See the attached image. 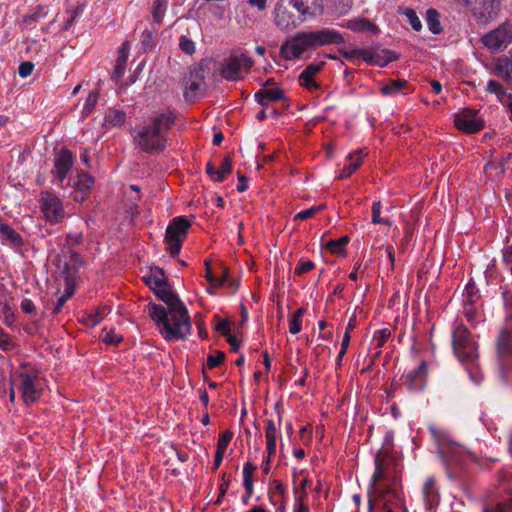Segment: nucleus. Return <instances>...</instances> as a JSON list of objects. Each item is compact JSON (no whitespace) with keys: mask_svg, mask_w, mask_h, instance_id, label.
Listing matches in <instances>:
<instances>
[{"mask_svg":"<svg viewBox=\"0 0 512 512\" xmlns=\"http://www.w3.org/2000/svg\"><path fill=\"white\" fill-rule=\"evenodd\" d=\"M390 335H391V332L387 328L377 330L373 337L375 346L377 348L383 347L384 344L387 342L388 338L390 337Z\"/></svg>","mask_w":512,"mask_h":512,"instance_id":"49","label":"nucleus"},{"mask_svg":"<svg viewBox=\"0 0 512 512\" xmlns=\"http://www.w3.org/2000/svg\"><path fill=\"white\" fill-rule=\"evenodd\" d=\"M0 241L4 245L20 247L23 244L21 235L0 217Z\"/></svg>","mask_w":512,"mask_h":512,"instance_id":"22","label":"nucleus"},{"mask_svg":"<svg viewBox=\"0 0 512 512\" xmlns=\"http://www.w3.org/2000/svg\"><path fill=\"white\" fill-rule=\"evenodd\" d=\"M324 64H325L324 62L311 63V64L307 65V67L303 71L305 73H307L308 75L314 77L323 69Z\"/></svg>","mask_w":512,"mask_h":512,"instance_id":"63","label":"nucleus"},{"mask_svg":"<svg viewBox=\"0 0 512 512\" xmlns=\"http://www.w3.org/2000/svg\"><path fill=\"white\" fill-rule=\"evenodd\" d=\"M423 500L429 512H432L440 502V494L436 488L435 479L428 477L422 488Z\"/></svg>","mask_w":512,"mask_h":512,"instance_id":"20","label":"nucleus"},{"mask_svg":"<svg viewBox=\"0 0 512 512\" xmlns=\"http://www.w3.org/2000/svg\"><path fill=\"white\" fill-rule=\"evenodd\" d=\"M39 206L45 220L50 224L60 223L65 217L62 201L52 192H41Z\"/></svg>","mask_w":512,"mask_h":512,"instance_id":"12","label":"nucleus"},{"mask_svg":"<svg viewBox=\"0 0 512 512\" xmlns=\"http://www.w3.org/2000/svg\"><path fill=\"white\" fill-rule=\"evenodd\" d=\"M14 343L11 337L0 329V348L3 351H10L14 348Z\"/></svg>","mask_w":512,"mask_h":512,"instance_id":"57","label":"nucleus"},{"mask_svg":"<svg viewBox=\"0 0 512 512\" xmlns=\"http://www.w3.org/2000/svg\"><path fill=\"white\" fill-rule=\"evenodd\" d=\"M427 371V364L425 361H422L416 369L411 370L405 375L404 385L409 391H422L426 386Z\"/></svg>","mask_w":512,"mask_h":512,"instance_id":"17","label":"nucleus"},{"mask_svg":"<svg viewBox=\"0 0 512 512\" xmlns=\"http://www.w3.org/2000/svg\"><path fill=\"white\" fill-rule=\"evenodd\" d=\"M168 6V0H155L152 7V18L154 23L161 25Z\"/></svg>","mask_w":512,"mask_h":512,"instance_id":"35","label":"nucleus"},{"mask_svg":"<svg viewBox=\"0 0 512 512\" xmlns=\"http://www.w3.org/2000/svg\"><path fill=\"white\" fill-rule=\"evenodd\" d=\"M428 430L432 435L433 439L437 442L438 449L440 448V444H447L446 441V433L443 429L438 427L436 424H429Z\"/></svg>","mask_w":512,"mask_h":512,"instance_id":"41","label":"nucleus"},{"mask_svg":"<svg viewBox=\"0 0 512 512\" xmlns=\"http://www.w3.org/2000/svg\"><path fill=\"white\" fill-rule=\"evenodd\" d=\"M367 155L364 149H359L347 157V162L345 163L343 169L341 170L338 179L343 180L350 177L361 165L363 158Z\"/></svg>","mask_w":512,"mask_h":512,"instance_id":"21","label":"nucleus"},{"mask_svg":"<svg viewBox=\"0 0 512 512\" xmlns=\"http://www.w3.org/2000/svg\"><path fill=\"white\" fill-rule=\"evenodd\" d=\"M273 17L275 26L282 31H291L304 22L299 12L295 11L288 0L277 1Z\"/></svg>","mask_w":512,"mask_h":512,"instance_id":"11","label":"nucleus"},{"mask_svg":"<svg viewBox=\"0 0 512 512\" xmlns=\"http://www.w3.org/2000/svg\"><path fill=\"white\" fill-rule=\"evenodd\" d=\"M179 47L184 53L188 55H192L195 52L194 42L185 35H182L179 38Z\"/></svg>","mask_w":512,"mask_h":512,"instance_id":"53","label":"nucleus"},{"mask_svg":"<svg viewBox=\"0 0 512 512\" xmlns=\"http://www.w3.org/2000/svg\"><path fill=\"white\" fill-rule=\"evenodd\" d=\"M10 384L16 386L27 405L38 401L44 391L45 381L39 372L29 364H22L11 375Z\"/></svg>","mask_w":512,"mask_h":512,"instance_id":"5","label":"nucleus"},{"mask_svg":"<svg viewBox=\"0 0 512 512\" xmlns=\"http://www.w3.org/2000/svg\"><path fill=\"white\" fill-rule=\"evenodd\" d=\"M407 84V81L403 79L390 80L382 85L381 93L385 96L399 94L407 86Z\"/></svg>","mask_w":512,"mask_h":512,"instance_id":"34","label":"nucleus"},{"mask_svg":"<svg viewBox=\"0 0 512 512\" xmlns=\"http://www.w3.org/2000/svg\"><path fill=\"white\" fill-rule=\"evenodd\" d=\"M94 178L86 172H80L77 176L75 188L77 191L86 194L93 186Z\"/></svg>","mask_w":512,"mask_h":512,"instance_id":"36","label":"nucleus"},{"mask_svg":"<svg viewBox=\"0 0 512 512\" xmlns=\"http://www.w3.org/2000/svg\"><path fill=\"white\" fill-rule=\"evenodd\" d=\"M64 279H65V293L63 295H65L67 298H70L74 294V284H75L76 275H74L73 273L72 274L68 273L67 275H64Z\"/></svg>","mask_w":512,"mask_h":512,"instance_id":"55","label":"nucleus"},{"mask_svg":"<svg viewBox=\"0 0 512 512\" xmlns=\"http://www.w3.org/2000/svg\"><path fill=\"white\" fill-rule=\"evenodd\" d=\"M314 267H315V265L312 261H310V260L306 261V260L301 259L295 268V274H297V275L304 274L306 272L311 271Z\"/></svg>","mask_w":512,"mask_h":512,"instance_id":"58","label":"nucleus"},{"mask_svg":"<svg viewBox=\"0 0 512 512\" xmlns=\"http://www.w3.org/2000/svg\"><path fill=\"white\" fill-rule=\"evenodd\" d=\"M512 42V21L507 20L481 37V43L491 52L505 50Z\"/></svg>","mask_w":512,"mask_h":512,"instance_id":"10","label":"nucleus"},{"mask_svg":"<svg viewBox=\"0 0 512 512\" xmlns=\"http://www.w3.org/2000/svg\"><path fill=\"white\" fill-rule=\"evenodd\" d=\"M34 64L29 61L22 62L18 67L19 76L22 78H26L30 76L33 72Z\"/></svg>","mask_w":512,"mask_h":512,"instance_id":"60","label":"nucleus"},{"mask_svg":"<svg viewBox=\"0 0 512 512\" xmlns=\"http://www.w3.org/2000/svg\"><path fill=\"white\" fill-rule=\"evenodd\" d=\"M503 305H504V317L503 325L501 327L512 328V292H502Z\"/></svg>","mask_w":512,"mask_h":512,"instance_id":"33","label":"nucleus"},{"mask_svg":"<svg viewBox=\"0 0 512 512\" xmlns=\"http://www.w3.org/2000/svg\"><path fill=\"white\" fill-rule=\"evenodd\" d=\"M342 43H344L343 35L332 28L299 32L282 44L280 54L285 60L291 61L299 59L306 52L319 47Z\"/></svg>","mask_w":512,"mask_h":512,"instance_id":"3","label":"nucleus"},{"mask_svg":"<svg viewBox=\"0 0 512 512\" xmlns=\"http://www.w3.org/2000/svg\"><path fill=\"white\" fill-rule=\"evenodd\" d=\"M304 21L313 18L321 10L320 0H288Z\"/></svg>","mask_w":512,"mask_h":512,"instance_id":"19","label":"nucleus"},{"mask_svg":"<svg viewBox=\"0 0 512 512\" xmlns=\"http://www.w3.org/2000/svg\"><path fill=\"white\" fill-rule=\"evenodd\" d=\"M478 290L474 283H468L463 293V304H475L478 299Z\"/></svg>","mask_w":512,"mask_h":512,"instance_id":"40","label":"nucleus"},{"mask_svg":"<svg viewBox=\"0 0 512 512\" xmlns=\"http://www.w3.org/2000/svg\"><path fill=\"white\" fill-rule=\"evenodd\" d=\"M219 171L216 172V177L214 178V181L217 182H223L226 177L232 172V158L230 156L225 157L220 167L218 168Z\"/></svg>","mask_w":512,"mask_h":512,"instance_id":"37","label":"nucleus"},{"mask_svg":"<svg viewBox=\"0 0 512 512\" xmlns=\"http://www.w3.org/2000/svg\"><path fill=\"white\" fill-rule=\"evenodd\" d=\"M108 312L109 311L106 306L99 308L96 312L89 314V316H88L89 322L88 323L91 326H95V325L99 324L102 321V319L107 315Z\"/></svg>","mask_w":512,"mask_h":512,"instance_id":"52","label":"nucleus"},{"mask_svg":"<svg viewBox=\"0 0 512 512\" xmlns=\"http://www.w3.org/2000/svg\"><path fill=\"white\" fill-rule=\"evenodd\" d=\"M427 25L433 34H439L442 31V26L439 20V14L436 10H428L427 12Z\"/></svg>","mask_w":512,"mask_h":512,"instance_id":"38","label":"nucleus"},{"mask_svg":"<svg viewBox=\"0 0 512 512\" xmlns=\"http://www.w3.org/2000/svg\"><path fill=\"white\" fill-rule=\"evenodd\" d=\"M49 13V9L47 5L41 4L36 6L30 13L25 15L21 22L20 27L23 29H27L35 25L36 23L43 20Z\"/></svg>","mask_w":512,"mask_h":512,"instance_id":"24","label":"nucleus"},{"mask_svg":"<svg viewBox=\"0 0 512 512\" xmlns=\"http://www.w3.org/2000/svg\"><path fill=\"white\" fill-rule=\"evenodd\" d=\"M305 310L303 308L297 309L291 319L289 320V332L292 334H297L301 331L302 328V316L304 315Z\"/></svg>","mask_w":512,"mask_h":512,"instance_id":"39","label":"nucleus"},{"mask_svg":"<svg viewBox=\"0 0 512 512\" xmlns=\"http://www.w3.org/2000/svg\"><path fill=\"white\" fill-rule=\"evenodd\" d=\"M155 295L167 306L149 304L148 314L159 327L160 333L166 340L185 339L191 333V321L188 311L180 299L175 295L168 284L154 290Z\"/></svg>","mask_w":512,"mask_h":512,"instance_id":"1","label":"nucleus"},{"mask_svg":"<svg viewBox=\"0 0 512 512\" xmlns=\"http://www.w3.org/2000/svg\"><path fill=\"white\" fill-rule=\"evenodd\" d=\"M205 88L204 71L201 68L191 70L186 79L185 100L195 102L204 93Z\"/></svg>","mask_w":512,"mask_h":512,"instance_id":"15","label":"nucleus"},{"mask_svg":"<svg viewBox=\"0 0 512 512\" xmlns=\"http://www.w3.org/2000/svg\"><path fill=\"white\" fill-rule=\"evenodd\" d=\"M403 15L406 16L408 22L415 31L418 32L422 29L421 20L419 19V17L417 16L416 12L413 9L406 8L403 11Z\"/></svg>","mask_w":512,"mask_h":512,"instance_id":"46","label":"nucleus"},{"mask_svg":"<svg viewBox=\"0 0 512 512\" xmlns=\"http://www.w3.org/2000/svg\"><path fill=\"white\" fill-rule=\"evenodd\" d=\"M84 11L83 5H77L74 8H69L67 13L69 14V19L66 21L64 29L68 30L76 21L77 17L80 16Z\"/></svg>","mask_w":512,"mask_h":512,"instance_id":"50","label":"nucleus"},{"mask_svg":"<svg viewBox=\"0 0 512 512\" xmlns=\"http://www.w3.org/2000/svg\"><path fill=\"white\" fill-rule=\"evenodd\" d=\"M486 512H512V499L507 502L498 503L494 509L487 510Z\"/></svg>","mask_w":512,"mask_h":512,"instance_id":"64","label":"nucleus"},{"mask_svg":"<svg viewBox=\"0 0 512 512\" xmlns=\"http://www.w3.org/2000/svg\"><path fill=\"white\" fill-rule=\"evenodd\" d=\"M126 121V114L124 111L111 108L108 109L105 118H104V125L106 127H120L122 126Z\"/></svg>","mask_w":512,"mask_h":512,"instance_id":"29","label":"nucleus"},{"mask_svg":"<svg viewBox=\"0 0 512 512\" xmlns=\"http://www.w3.org/2000/svg\"><path fill=\"white\" fill-rule=\"evenodd\" d=\"M102 340H103V342H105L107 344L117 345L118 343H120L122 341V336L119 334H116L112 330L104 329L103 334H102Z\"/></svg>","mask_w":512,"mask_h":512,"instance_id":"54","label":"nucleus"},{"mask_svg":"<svg viewBox=\"0 0 512 512\" xmlns=\"http://www.w3.org/2000/svg\"><path fill=\"white\" fill-rule=\"evenodd\" d=\"M350 339H351V336L348 335V334H344L343 336V339H342V343H341V349L338 353V356H337V359H336V363L337 365H340L341 362H342V359L347 351V348L349 346V343H350Z\"/></svg>","mask_w":512,"mask_h":512,"instance_id":"61","label":"nucleus"},{"mask_svg":"<svg viewBox=\"0 0 512 512\" xmlns=\"http://www.w3.org/2000/svg\"><path fill=\"white\" fill-rule=\"evenodd\" d=\"M255 100L263 107L268 106L270 102L279 101L284 98L283 90L279 88L260 89L254 95Z\"/></svg>","mask_w":512,"mask_h":512,"instance_id":"25","label":"nucleus"},{"mask_svg":"<svg viewBox=\"0 0 512 512\" xmlns=\"http://www.w3.org/2000/svg\"><path fill=\"white\" fill-rule=\"evenodd\" d=\"M452 347L454 355L461 363L466 366H477L479 360L478 344L461 321H455L453 324Z\"/></svg>","mask_w":512,"mask_h":512,"instance_id":"6","label":"nucleus"},{"mask_svg":"<svg viewBox=\"0 0 512 512\" xmlns=\"http://www.w3.org/2000/svg\"><path fill=\"white\" fill-rule=\"evenodd\" d=\"M299 84L309 91L317 90L320 88V84L314 80V77L308 75L304 71L299 75Z\"/></svg>","mask_w":512,"mask_h":512,"instance_id":"42","label":"nucleus"},{"mask_svg":"<svg viewBox=\"0 0 512 512\" xmlns=\"http://www.w3.org/2000/svg\"><path fill=\"white\" fill-rule=\"evenodd\" d=\"M99 94L97 91H91L86 99V103L84 105V113L89 114L93 108L95 107L98 101Z\"/></svg>","mask_w":512,"mask_h":512,"instance_id":"56","label":"nucleus"},{"mask_svg":"<svg viewBox=\"0 0 512 512\" xmlns=\"http://www.w3.org/2000/svg\"><path fill=\"white\" fill-rule=\"evenodd\" d=\"M381 209L382 205L380 201L373 202L372 204V223L373 224H384L387 226H391V222L388 219L381 218Z\"/></svg>","mask_w":512,"mask_h":512,"instance_id":"44","label":"nucleus"},{"mask_svg":"<svg viewBox=\"0 0 512 512\" xmlns=\"http://www.w3.org/2000/svg\"><path fill=\"white\" fill-rule=\"evenodd\" d=\"M493 74L507 82H512V56L497 58L494 64Z\"/></svg>","mask_w":512,"mask_h":512,"instance_id":"23","label":"nucleus"},{"mask_svg":"<svg viewBox=\"0 0 512 512\" xmlns=\"http://www.w3.org/2000/svg\"><path fill=\"white\" fill-rule=\"evenodd\" d=\"M232 437H233V433L231 431L227 430V431L223 432L219 436L216 452L225 454V451H226L230 441L232 440Z\"/></svg>","mask_w":512,"mask_h":512,"instance_id":"47","label":"nucleus"},{"mask_svg":"<svg viewBox=\"0 0 512 512\" xmlns=\"http://www.w3.org/2000/svg\"><path fill=\"white\" fill-rule=\"evenodd\" d=\"M503 259L506 263H512V236H507L506 246L503 249Z\"/></svg>","mask_w":512,"mask_h":512,"instance_id":"62","label":"nucleus"},{"mask_svg":"<svg viewBox=\"0 0 512 512\" xmlns=\"http://www.w3.org/2000/svg\"><path fill=\"white\" fill-rule=\"evenodd\" d=\"M439 454L446 467L447 475L452 480L461 479V471L468 460L476 461V456L472 452L454 442L440 444Z\"/></svg>","mask_w":512,"mask_h":512,"instance_id":"7","label":"nucleus"},{"mask_svg":"<svg viewBox=\"0 0 512 512\" xmlns=\"http://www.w3.org/2000/svg\"><path fill=\"white\" fill-rule=\"evenodd\" d=\"M253 66V60L241 53L231 55L223 61L221 75L223 78L234 81L241 78L242 73H247Z\"/></svg>","mask_w":512,"mask_h":512,"instance_id":"13","label":"nucleus"},{"mask_svg":"<svg viewBox=\"0 0 512 512\" xmlns=\"http://www.w3.org/2000/svg\"><path fill=\"white\" fill-rule=\"evenodd\" d=\"M347 28L354 32H363V31H370L373 34H376L378 32V27L370 22L368 19H356V20H350L347 23Z\"/></svg>","mask_w":512,"mask_h":512,"instance_id":"31","label":"nucleus"},{"mask_svg":"<svg viewBox=\"0 0 512 512\" xmlns=\"http://www.w3.org/2000/svg\"><path fill=\"white\" fill-rule=\"evenodd\" d=\"M203 4H207L208 11L217 19L222 20L229 7V0H203Z\"/></svg>","mask_w":512,"mask_h":512,"instance_id":"30","label":"nucleus"},{"mask_svg":"<svg viewBox=\"0 0 512 512\" xmlns=\"http://www.w3.org/2000/svg\"><path fill=\"white\" fill-rule=\"evenodd\" d=\"M486 91L495 94L503 105H505L508 100L512 99V94H507L502 84L496 80H489L487 82Z\"/></svg>","mask_w":512,"mask_h":512,"instance_id":"32","label":"nucleus"},{"mask_svg":"<svg viewBox=\"0 0 512 512\" xmlns=\"http://www.w3.org/2000/svg\"><path fill=\"white\" fill-rule=\"evenodd\" d=\"M174 121L175 116L171 111L153 115L150 122L138 131L134 137V143L149 154L163 151L166 147L167 132Z\"/></svg>","mask_w":512,"mask_h":512,"instance_id":"4","label":"nucleus"},{"mask_svg":"<svg viewBox=\"0 0 512 512\" xmlns=\"http://www.w3.org/2000/svg\"><path fill=\"white\" fill-rule=\"evenodd\" d=\"M63 258L65 259L63 274L67 275L68 273L77 275L78 268L83 264V259L79 253L76 251L69 249L67 252L63 253Z\"/></svg>","mask_w":512,"mask_h":512,"instance_id":"26","label":"nucleus"},{"mask_svg":"<svg viewBox=\"0 0 512 512\" xmlns=\"http://www.w3.org/2000/svg\"><path fill=\"white\" fill-rule=\"evenodd\" d=\"M349 238L347 236H343L336 240H331L327 243V248L333 254H342L344 252V247L348 243Z\"/></svg>","mask_w":512,"mask_h":512,"instance_id":"43","label":"nucleus"},{"mask_svg":"<svg viewBox=\"0 0 512 512\" xmlns=\"http://www.w3.org/2000/svg\"><path fill=\"white\" fill-rule=\"evenodd\" d=\"M225 354L221 351H214V353L208 355L207 357V367L210 369H214L221 365L224 361Z\"/></svg>","mask_w":512,"mask_h":512,"instance_id":"51","label":"nucleus"},{"mask_svg":"<svg viewBox=\"0 0 512 512\" xmlns=\"http://www.w3.org/2000/svg\"><path fill=\"white\" fill-rule=\"evenodd\" d=\"M324 208H325V205L321 204V205L313 206L309 209L300 211L299 213H297L294 216V221H298V220L303 221V220L309 219V218L313 217L316 213L323 210Z\"/></svg>","mask_w":512,"mask_h":512,"instance_id":"45","label":"nucleus"},{"mask_svg":"<svg viewBox=\"0 0 512 512\" xmlns=\"http://www.w3.org/2000/svg\"><path fill=\"white\" fill-rule=\"evenodd\" d=\"M74 164V156L72 152L67 149H61L54 159V170L53 174L55 178L63 182L68 176L72 166Z\"/></svg>","mask_w":512,"mask_h":512,"instance_id":"18","label":"nucleus"},{"mask_svg":"<svg viewBox=\"0 0 512 512\" xmlns=\"http://www.w3.org/2000/svg\"><path fill=\"white\" fill-rule=\"evenodd\" d=\"M500 11V0H481L472 10L476 19L484 24L497 18Z\"/></svg>","mask_w":512,"mask_h":512,"instance_id":"16","label":"nucleus"},{"mask_svg":"<svg viewBox=\"0 0 512 512\" xmlns=\"http://www.w3.org/2000/svg\"><path fill=\"white\" fill-rule=\"evenodd\" d=\"M463 314L466 317L467 321L473 324L474 320L477 317V310L475 304H463Z\"/></svg>","mask_w":512,"mask_h":512,"instance_id":"59","label":"nucleus"},{"mask_svg":"<svg viewBox=\"0 0 512 512\" xmlns=\"http://www.w3.org/2000/svg\"><path fill=\"white\" fill-rule=\"evenodd\" d=\"M456 128L468 134L480 131L484 127L483 119L479 116V111L471 108H464L454 117Z\"/></svg>","mask_w":512,"mask_h":512,"instance_id":"14","label":"nucleus"},{"mask_svg":"<svg viewBox=\"0 0 512 512\" xmlns=\"http://www.w3.org/2000/svg\"><path fill=\"white\" fill-rule=\"evenodd\" d=\"M369 488V512H401L404 507L397 477L390 462L378 453Z\"/></svg>","mask_w":512,"mask_h":512,"instance_id":"2","label":"nucleus"},{"mask_svg":"<svg viewBox=\"0 0 512 512\" xmlns=\"http://www.w3.org/2000/svg\"><path fill=\"white\" fill-rule=\"evenodd\" d=\"M278 437V430L275 423L272 420L266 421L265 427V438H266V450L269 454V458H272L276 454V442Z\"/></svg>","mask_w":512,"mask_h":512,"instance_id":"27","label":"nucleus"},{"mask_svg":"<svg viewBox=\"0 0 512 512\" xmlns=\"http://www.w3.org/2000/svg\"><path fill=\"white\" fill-rule=\"evenodd\" d=\"M144 280L153 291L167 283L164 271L158 267L151 268L150 272L144 277Z\"/></svg>","mask_w":512,"mask_h":512,"instance_id":"28","label":"nucleus"},{"mask_svg":"<svg viewBox=\"0 0 512 512\" xmlns=\"http://www.w3.org/2000/svg\"><path fill=\"white\" fill-rule=\"evenodd\" d=\"M495 348L499 377L504 384H512V328H500Z\"/></svg>","mask_w":512,"mask_h":512,"instance_id":"8","label":"nucleus"},{"mask_svg":"<svg viewBox=\"0 0 512 512\" xmlns=\"http://www.w3.org/2000/svg\"><path fill=\"white\" fill-rule=\"evenodd\" d=\"M191 221L185 216L175 217L166 229L165 242L171 256H177L182 247V243L187 237L188 230L191 227Z\"/></svg>","mask_w":512,"mask_h":512,"instance_id":"9","label":"nucleus"},{"mask_svg":"<svg viewBox=\"0 0 512 512\" xmlns=\"http://www.w3.org/2000/svg\"><path fill=\"white\" fill-rule=\"evenodd\" d=\"M358 55V58L363 59L367 63L383 65L379 60L378 54L374 53L371 49H359Z\"/></svg>","mask_w":512,"mask_h":512,"instance_id":"48","label":"nucleus"}]
</instances>
